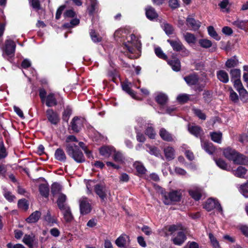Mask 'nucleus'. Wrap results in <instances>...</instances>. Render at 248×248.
Returning <instances> with one entry per match:
<instances>
[{
	"instance_id": "nucleus-1",
	"label": "nucleus",
	"mask_w": 248,
	"mask_h": 248,
	"mask_svg": "<svg viewBox=\"0 0 248 248\" xmlns=\"http://www.w3.org/2000/svg\"><path fill=\"white\" fill-rule=\"evenodd\" d=\"M65 147L67 155L77 163H81L85 161L84 155L78 145L75 143H69L66 144Z\"/></svg>"
},
{
	"instance_id": "nucleus-2",
	"label": "nucleus",
	"mask_w": 248,
	"mask_h": 248,
	"mask_svg": "<svg viewBox=\"0 0 248 248\" xmlns=\"http://www.w3.org/2000/svg\"><path fill=\"white\" fill-rule=\"evenodd\" d=\"M181 197L182 193L180 190H172L163 194V202L165 204L169 205L172 202H179Z\"/></svg>"
},
{
	"instance_id": "nucleus-3",
	"label": "nucleus",
	"mask_w": 248,
	"mask_h": 248,
	"mask_svg": "<svg viewBox=\"0 0 248 248\" xmlns=\"http://www.w3.org/2000/svg\"><path fill=\"white\" fill-rule=\"evenodd\" d=\"M167 42L170 44L174 51L181 52L183 57H186L189 55V51L179 39L175 40L168 39Z\"/></svg>"
},
{
	"instance_id": "nucleus-4",
	"label": "nucleus",
	"mask_w": 248,
	"mask_h": 248,
	"mask_svg": "<svg viewBox=\"0 0 248 248\" xmlns=\"http://www.w3.org/2000/svg\"><path fill=\"white\" fill-rule=\"evenodd\" d=\"M204 208L208 211L216 208L221 214L223 213V209L218 201L212 198H209L206 201Z\"/></svg>"
},
{
	"instance_id": "nucleus-5",
	"label": "nucleus",
	"mask_w": 248,
	"mask_h": 248,
	"mask_svg": "<svg viewBox=\"0 0 248 248\" xmlns=\"http://www.w3.org/2000/svg\"><path fill=\"white\" fill-rule=\"evenodd\" d=\"M16 43L11 39H7L5 42V46L3 48L4 53L2 55L4 57L5 55L10 56L14 55L16 50Z\"/></svg>"
},
{
	"instance_id": "nucleus-6",
	"label": "nucleus",
	"mask_w": 248,
	"mask_h": 248,
	"mask_svg": "<svg viewBox=\"0 0 248 248\" xmlns=\"http://www.w3.org/2000/svg\"><path fill=\"white\" fill-rule=\"evenodd\" d=\"M79 207L80 214L87 215L92 210L91 205L87 198H82L79 201Z\"/></svg>"
},
{
	"instance_id": "nucleus-7",
	"label": "nucleus",
	"mask_w": 248,
	"mask_h": 248,
	"mask_svg": "<svg viewBox=\"0 0 248 248\" xmlns=\"http://www.w3.org/2000/svg\"><path fill=\"white\" fill-rule=\"evenodd\" d=\"M95 193L102 201H105L107 197V190L105 185L102 184H96L94 187Z\"/></svg>"
},
{
	"instance_id": "nucleus-8",
	"label": "nucleus",
	"mask_w": 248,
	"mask_h": 248,
	"mask_svg": "<svg viewBox=\"0 0 248 248\" xmlns=\"http://www.w3.org/2000/svg\"><path fill=\"white\" fill-rule=\"evenodd\" d=\"M46 115L48 121L52 124L56 125L60 122L59 115L52 109H48L46 111Z\"/></svg>"
},
{
	"instance_id": "nucleus-9",
	"label": "nucleus",
	"mask_w": 248,
	"mask_h": 248,
	"mask_svg": "<svg viewBox=\"0 0 248 248\" xmlns=\"http://www.w3.org/2000/svg\"><path fill=\"white\" fill-rule=\"evenodd\" d=\"M232 161L234 164L248 166V157L239 152L237 153Z\"/></svg>"
},
{
	"instance_id": "nucleus-10",
	"label": "nucleus",
	"mask_w": 248,
	"mask_h": 248,
	"mask_svg": "<svg viewBox=\"0 0 248 248\" xmlns=\"http://www.w3.org/2000/svg\"><path fill=\"white\" fill-rule=\"evenodd\" d=\"M186 25L191 30L197 31L201 25V23L199 20H197L194 18L188 16L186 19Z\"/></svg>"
},
{
	"instance_id": "nucleus-11",
	"label": "nucleus",
	"mask_w": 248,
	"mask_h": 248,
	"mask_svg": "<svg viewBox=\"0 0 248 248\" xmlns=\"http://www.w3.org/2000/svg\"><path fill=\"white\" fill-rule=\"evenodd\" d=\"M130 242L129 236L122 234L115 240L116 245L119 248H125Z\"/></svg>"
},
{
	"instance_id": "nucleus-12",
	"label": "nucleus",
	"mask_w": 248,
	"mask_h": 248,
	"mask_svg": "<svg viewBox=\"0 0 248 248\" xmlns=\"http://www.w3.org/2000/svg\"><path fill=\"white\" fill-rule=\"evenodd\" d=\"M189 132L197 138H199L201 140L202 139V136L204 134L202 128L197 125H192L188 128Z\"/></svg>"
},
{
	"instance_id": "nucleus-13",
	"label": "nucleus",
	"mask_w": 248,
	"mask_h": 248,
	"mask_svg": "<svg viewBox=\"0 0 248 248\" xmlns=\"http://www.w3.org/2000/svg\"><path fill=\"white\" fill-rule=\"evenodd\" d=\"M202 189L201 187L195 186L188 190L189 195L196 201H199L202 197Z\"/></svg>"
},
{
	"instance_id": "nucleus-14",
	"label": "nucleus",
	"mask_w": 248,
	"mask_h": 248,
	"mask_svg": "<svg viewBox=\"0 0 248 248\" xmlns=\"http://www.w3.org/2000/svg\"><path fill=\"white\" fill-rule=\"evenodd\" d=\"M185 81L189 86L196 85L199 80L198 76L196 74H192L184 78Z\"/></svg>"
},
{
	"instance_id": "nucleus-15",
	"label": "nucleus",
	"mask_w": 248,
	"mask_h": 248,
	"mask_svg": "<svg viewBox=\"0 0 248 248\" xmlns=\"http://www.w3.org/2000/svg\"><path fill=\"white\" fill-rule=\"evenodd\" d=\"M201 141V146L202 148L207 153L210 155H212L215 152L216 149L214 146L213 144H212V143L208 141L204 140L203 139H202Z\"/></svg>"
},
{
	"instance_id": "nucleus-16",
	"label": "nucleus",
	"mask_w": 248,
	"mask_h": 248,
	"mask_svg": "<svg viewBox=\"0 0 248 248\" xmlns=\"http://www.w3.org/2000/svg\"><path fill=\"white\" fill-rule=\"evenodd\" d=\"M87 11L89 15L92 16L98 13L99 11V4L96 0L91 1L90 5L88 7Z\"/></svg>"
},
{
	"instance_id": "nucleus-17",
	"label": "nucleus",
	"mask_w": 248,
	"mask_h": 248,
	"mask_svg": "<svg viewBox=\"0 0 248 248\" xmlns=\"http://www.w3.org/2000/svg\"><path fill=\"white\" fill-rule=\"evenodd\" d=\"M67 197L66 196L63 194L60 193L58 196L57 201V205L60 210H62L69 206L66 203Z\"/></svg>"
},
{
	"instance_id": "nucleus-18",
	"label": "nucleus",
	"mask_w": 248,
	"mask_h": 248,
	"mask_svg": "<svg viewBox=\"0 0 248 248\" xmlns=\"http://www.w3.org/2000/svg\"><path fill=\"white\" fill-rule=\"evenodd\" d=\"M45 101H46V106L48 107H52L58 105V102L53 93H49Z\"/></svg>"
},
{
	"instance_id": "nucleus-19",
	"label": "nucleus",
	"mask_w": 248,
	"mask_h": 248,
	"mask_svg": "<svg viewBox=\"0 0 248 248\" xmlns=\"http://www.w3.org/2000/svg\"><path fill=\"white\" fill-rule=\"evenodd\" d=\"M238 152L230 147L224 149L223 151V155L228 160L232 161Z\"/></svg>"
},
{
	"instance_id": "nucleus-20",
	"label": "nucleus",
	"mask_w": 248,
	"mask_h": 248,
	"mask_svg": "<svg viewBox=\"0 0 248 248\" xmlns=\"http://www.w3.org/2000/svg\"><path fill=\"white\" fill-rule=\"evenodd\" d=\"M168 63L171 67L173 70L178 72L181 70V63L177 58H173L172 60H168Z\"/></svg>"
},
{
	"instance_id": "nucleus-21",
	"label": "nucleus",
	"mask_w": 248,
	"mask_h": 248,
	"mask_svg": "<svg viewBox=\"0 0 248 248\" xmlns=\"http://www.w3.org/2000/svg\"><path fill=\"white\" fill-rule=\"evenodd\" d=\"M186 237L183 232H178L176 237L172 239L173 243L176 245H181L186 240Z\"/></svg>"
},
{
	"instance_id": "nucleus-22",
	"label": "nucleus",
	"mask_w": 248,
	"mask_h": 248,
	"mask_svg": "<svg viewBox=\"0 0 248 248\" xmlns=\"http://www.w3.org/2000/svg\"><path fill=\"white\" fill-rule=\"evenodd\" d=\"M80 119L78 117H74L71 122V129L74 132L78 133L80 130Z\"/></svg>"
},
{
	"instance_id": "nucleus-23",
	"label": "nucleus",
	"mask_w": 248,
	"mask_h": 248,
	"mask_svg": "<svg viewBox=\"0 0 248 248\" xmlns=\"http://www.w3.org/2000/svg\"><path fill=\"white\" fill-rule=\"evenodd\" d=\"M131 83L128 81L123 82L122 84L123 90L129 94L132 98L136 99V93L131 89Z\"/></svg>"
},
{
	"instance_id": "nucleus-24",
	"label": "nucleus",
	"mask_w": 248,
	"mask_h": 248,
	"mask_svg": "<svg viewBox=\"0 0 248 248\" xmlns=\"http://www.w3.org/2000/svg\"><path fill=\"white\" fill-rule=\"evenodd\" d=\"M159 135L165 141L170 142L173 140L172 135L164 128H161L159 131Z\"/></svg>"
},
{
	"instance_id": "nucleus-25",
	"label": "nucleus",
	"mask_w": 248,
	"mask_h": 248,
	"mask_svg": "<svg viewBox=\"0 0 248 248\" xmlns=\"http://www.w3.org/2000/svg\"><path fill=\"white\" fill-rule=\"evenodd\" d=\"M217 76L219 80L224 83H227L229 80V75L224 70H220L217 72Z\"/></svg>"
},
{
	"instance_id": "nucleus-26",
	"label": "nucleus",
	"mask_w": 248,
	"mask_h": 248,
	"mask_svg": "<svg viewBox=\"0 0 248 248\" xmlns=\"http://www.w3.org/2000/svg\"><path fill=\"white\" fill-rule=\"evenodd\" d=\"M55 158L61 162H65L66 160V155L63 150L61 148L56 149L55 152Z\"/></svg>"
},
{
	"instance_id": "nucleus-27",
	"label": "nucleus",
	"mask_w": 248,
	"mask_h": 248,
	"mask_svg": "<svg viewBox=\"0 0 248 248\" xmlns=\"http://www.w3.org/2000/svg\"><path fill=\"white\" fill-rule=\"evenodd\" d=\"M145 10L146 17L150 20H153L158 17V14L155 9L151 6H148Z\"/></svg>"
},
{
	"instance_id": "nucleus-28",
	"label": "nucleus",
	"mask_w": 248,
	"mask_h": 248,
	"mask_svg": "<svg viewBox=\"0 0 248 248\" xmlns=\"http://www.w3.org/2000/svg\"><path fill=\"white\" fill-rule=\"evenodd\" d=\"M164 152L165 157L168 161L173 159L175 157V151L171 147H167L164 148Z\"/></svg>"
},
{
	"instance_id": "nucleus-29",
	"label": "nucleus",
	"mask_w": 248,
	"mask_h": 248,
	"mask_svg": "<svg viewBox=\"0 0 248 248\" xmlns=\"http://www.w3.org/2000/svg\"><path fill=\"white\" fill-rule=\"evenodd\" d=\"M60 210L62 211L63 215V217L66 222H69L73 220V217L72 216L70 208L69 206L66 207L64 209H62V210Z\"/></svg>"
},
{
	"instance_id": "nucleus-30",
	"label": "nucleus",
	"mask_w": 248,
	"mask_h": 248,
	"mask_svg": "<svg viewBox=\"0 0 248 248\" xmlns=\"http://www.w3.org/2000/svg\"><path fill=\"white\" fill-rule=\"evenodd\" d=\"M156 102L161 106L165 105L168 100V96L163 93H160L155 98Z\"/></svg>"
},
{
	"instance_id": "nucleus-31",
	"label": "nucleus",
	"mask_w": 248,
	"mask_h": 248,
	"mask_svg": "<svg viewBox=\"0 0 248 248\" xmlns=\"http://www.w3.org/2000/svg\"><path fill=\"white\" fill-rule=\"evenodd\" d=\"M233 174L237 177L243 178L247 172V170L244 167L239 166L235 170L232 171Z\"/></svg>"
},
{
	"instance_id": "nucleus-32",
	"label": "nucleus",
	"mask_w": 248,
	"mask_h": 248,
	"mask_svg": "<svg viewBox=\"0 0 248 248\" xmlns=\"http://www.w3.org/2000/svg\"><path fill=\"white\" fill-rule=\"evenodd\" d=\"M40 194L46 198H47L49 193V188L47 184H42L39 186Z\"/></svg>"
},
{
	"instance_id": "nucleus-33",
	"label": "nucleus",
	"mask_w": 248,
	"mask_h": 248,
	"mask_svg": "<svg viewBox=\"0 0 248 248\" xmlns=\"http://www.w3.org/2000/svg\"><path fill=\"white\" fill-rule=\"evenodd\" d=\"M239 63L238 60L236 56H234L227 60L225 62V66L227 68H231L236 67Z\"/></svg>"
},
{
	"instance_id": "nucleus-34",
	"label": "nucleus",
	"mask_w": 248,
	"mask_h": 248,
	"mask_svg": "<svg viewBox=\"0 0 248 248\" xmlns=\"http://www.w3.org/2000/svg\"><path fill=\"white\" fill-rule=\"evenodd\" d=\"M41 213L40 211H36L33 212L27 219L26 221L28 223L36 222L40 218Z\"/></svg>"
},
{
	"instance_id": "nucleus-35",
	"label": "nucleus",
	"mask_w": 248,
	"mask_h": 248,
	"mask_svg": "<svg viewBox=\"0 0 248 248\" xmlns=\"http://www.w3.org/2000/svg\"><path fill=\"white\" fill-rule=\"evenodd\" d=\"M34 235L33 234H25L23 241L27 245L29 248H32L33 247V243L34 240Z\"/></svg>"
},
{
	"instance_id": "nucleus-36",
	"label": "nucleus",
	"mask_w": 248,
	"mask_h": 248,
	"mask_svg": "<svg viewBox=\"0 0 248 248\" xmlns=\"http://www.w3.org/2000/svg\"><path fill=\"white\" fill-rule=\"evenodd\" d=\"M8 152L4 146L2 138L0 139V160L4 159L8 156Z\"/></svg>"
},
{
	"instance_id": "nucleus-37",
	"label": "nucleus",
	"mask_w": 248,
	"mask_h": 248,
	"mask_svg": "<svg viewBox=\"0 0 248 248\" xmlns=\"http://www.w3.org/2000/svg\"><path fill=\"white\" fill-rule=\"evenodd\" d=\"M231 81L240 79L241 77V71L239 69H232L230 71Z\"/></svg>"
},
{
	"instance_id": "nucleus-38",
	"label": "nucleus",
	"mask_w": 248,
	"mask_h": 248,
	"mask_svg": "<svg viewBox=\"0 0 248 248\" xmlns=\"http://www.w3.org/2000/svg\"><path fill=\"white\" fill-rule=\"evenodd\" d=\"M113 149L108 146H104L100 148L99 152L101 155L108 157L112 153Z\"/></svg>"
},
{
	"instance_id": "nucleus-39",
	"label": "nucleus",
	"mask_w": 248,
	"mask_h": 248,
	"mask_svg": "<svg viewBox=\"0 0 248 248\" xmlns=\"http://www.w3.org/2000/svg\"><path fill=\"white\" fill-rule=\"evenodd\" d=\"M248 23V20H236L232 22V24L236 27L241 29L245 30L246 28V24Z\"/></svg>"
},
{
	"instance_id": "nucleus-40",
	"label": "nucleus",
	"mask_w": 248,
	"mask_h": 248,
	"mask_svg": "<svg viewBox=\"0 0 248 248\" xmlns=\"http://www.w3.org/2000/svg\"><path fill=\"white\" fill-rule=\"evenodd\" d=\"M137 171L140 174H144L146 171V170L143 164L139 162H136L133 165Z\"/></svg>"
},
{
	"instance_id": "nucleus-41",
	"label": "nucleus",
	"mask_w": 248,
	"mask_h": 248,
	"mask_svg": "<svg viewBox=\"0 0 248 248\" xmlns=\"http://www.w3.org/2000/svg\"><path fill=\"white\" fill-rule=\"evenodd\" d=\"M185 41L188 44H195L196 38L195 35L191 33L186 32L184 35Z\"/></svg>"
},
{
	"instance_id": "nucleus-42",
	"label": "nucleus",
	"mask_w": 248,
	"mask_h": 248,
	"mask_svg": "<svg viewBox=\"0 0 248 248\" xmlns=\"http://www.w3.org/2000/svg\"><path fill=\"white\" fill-rule=\"evenodd\" d=\"M62 190V187L57 183H54L51 186V192L53 196L59 194Z\"/></svg>"
},
{
	"instance_id": "nucleus-43",
	"label": "nucleus",
	"mask_w": 248,
	"mask_h": 248,
	"mask_svg": "<svg viewBox=\"0 0 248 248\" xmlns=\"http://www.w3.org/2000/svg\"><path fill=\"white\" fill-rule=\"evenodd\" d=\"M29 202L25 199H20L18 201V207L19 209L26 211L29 208Z\"/></svg>"
},
{
	"instance_id": "nucleus-44",
	"label": "nucleus",
	"mask_w": 248,
	"mask_h": 248,
	"mask_svg": "<svg viewBox=\"0 0 248 248\" xmlns=\"http://www.w3.org/2000/svg\"><path fill=\"white\" fill-rule=\"evenodd\" d=\"M30 5L36 11L41 9L40 0H28Z\"/></svg>"
},
{
	"instance_id": "nucleus-45",
	"label": "nucleus",
	"mask_w": 248,
	"mask_h": 248,
	"mask_svg": "<svg viewBox=\"0 0 248 248\" xmlns=\"http://www.w3.org/2000/svg\"><path fill=\"white\" fill-rule=\"evenodd\" d=\"M217 165L219 167L220 169L228 170L229 169H228V165L226 163V162L221 158H218V159H214Z\"/></svg>"
},
{
	"instance_id": "nucleus-46",
	"label": "nucleus",
	"mask_w": 248,
	"mask_h": 248,
	"mask_svg": "<svg viewBox=\"0 0 248 248\" xmlns=\"http://www.w3.org/2000/svg\"><path fill=\"white\" fill-rule=\"evenodd\" d=\"M207 29L208 34L210 36L217 41H218L220 39V37L218 35L213 26H211L208 27Z\"/></svg>"
},
{
	"instance_id": "nucleus-47",
	"label": "nucleus",
	"mask_w": 248,
	"mask_h": 248,
	"mask_svg": "<svg viewBox=\"0 0 248 248\" xmlns=\"http://www.w3.org/2000/svg\"><path fill=\"white\" fill-rule=\"evenodd\" d=\"M238 92L239 93L240 98L242 101L246 103L248 102V92L244 88L239 90Z\"/></svg>"
},
{
	"instance_id": "nucleus-48",
	"label": "nucleus",
	"mask_w": 248,
	"mask_h": 248,
	"mask_svg": "<svg viewBox=\"0 0 248 248\" xmlns=\"http://www.w3.org/2000/svg\"><path fill=\"white\" fill-rule=\"evenodd\" d=\"M3 195L5 198L10 202H13L16 199V197L6 188L3 189Z\"/></svg>"
},
{
	"instance_id": "nucleus-49",
	"label": "nucleus",
	"mask_w": 248,
	"mask_h": 248,
	"mask_svg": "<svg viewBox=\"0 0 248 248\" xmlns=\"http://www.w3.org/2000/svg\"><path fill=\"white\" fill-rule=\"evenodd\" d=\"M113 158L115 162L120 163L124 162V155L120 152H115Z\"/></svg>"
},
{
	"instance_id": "nucleus-50",
	"label": "nucleus",
	"mask_w": 248,
	"mask_h": 248,
	"mask_svg": "<svg viewBox=\"0 0 248 248\" xmlns=\"http://www.w3.org/2000/svg\"><path fill=\"white\" fill-rule=\"evenodd\" d=\"M199 44L201 47L204 48H209L212 45L211 41L206 39H200L199 41Z\"/></svg>"
},
{
	"instance_id": "nucleus-51",
	"label": "nucleus",
	"mask_w": 248,
	"mask_h": 248,
	"mask_svg": "<svg viewBox=\"0 0 248 248\" xmlns=\"http://www.w3.org/2000/svg\"><path fill=\"white\" fill-rule=\"evenodd\" d=\"M192 110L194 114L200 119L205 120L206 119L205 114L202 112L201 109L194 108H192Z\"/></svg>"
},
{
	"instance_id": "nucleus-52",
	"label": "nucleus",
	"mask_w": 248,
	"mask_h": 248,
	"mask_svg": "<svg viewBox=\"0 0 248 248\" xmlns=\"http://www.w3.org/2000/svg\"><path fill=\"white\" fill-rule=\"evenodd\" d=\"M155 52L156 55L160 59L164 60H167V56L163 52L160 47H157L155 49Z\"/></svg>"
},
{
	"instance_id": "nucleus-53",
	"label": "nucleus",
	"mask_w": 248,
	"mask_h": 248,
	"mask_svg": "<svg viewBox=\"0 0 248 248\" xmlns=\"http://www.w3.org/2000/svg\"><path fill=\"white\" fill-rule=\"evenodd\" d=\"M72 114V109L69 108H66L62 113V120L66 123L68 122L69 117Z\"/></svg>"
},
{
	"instance_id": "nucleus-54",
	"label": "nucleus",
	"mask_w": 248,
	"mask_h": 248,
	"mask_svg": "<svg viewBox=\"0 0 248 248\" xmlns=\"http://www.w3.org/2000/svg\"><path fill=\"white\" fill-rule=\"evenodd\" d=\"M162 26L164 31L167 35H170L173 33L174 31L173 28L170 24L164 22Z\"/></svg>"
},
{
	"instance_id": "nucleus-55",
	"label": "nucleus",
	"mask_w": 248,
	"mask_h": 248,
	"mask_svg": "<svg viewBox=\"0 0 248 248\" xmlns=\"http://www.w3.org/2000/svg\"><path fill=\"white\" fill-rule=\"evenodd\" d=\"M45 220L48 223V224L52 226L55 223H56V219L51 216L50 213L49 211H47L46 215L44 217Z\"/></svg>"
},
{
	"instance_id": "nucleus-56",
	"label": "nucleus",
	"mask_w": 248,
	"mask_h": 248,
	"mask_svg": "<svg viewBox=\"0 0 248 248\" xmlns=\"http://www.w3.org/2000/svg\"><path fill=\"white\" fill-rule=\"evenodd\" d=\"M145 134L149 137V138L154 139L155 137V132L154 129L152 126H148L145 131Z\"/></svg>"
},
{
	"instance_id": "nucleus-57",
	"label": "nucleus",
	"mask_w": 248,
	"mask_h": 248,
	"mask_svg": "<svg viewBox=\"0 0 248 248\" xmlns=\"http://www.w3.org/2000/svg\"><path fill=\"white\" fill-rule=\"evenodd\" d=\"M230 91V99L234 103H237L239 102V97L237 94L231 88Z\"/></svg>"
},
{
	"instance_id": "nucleus-58",
	"label": "nucleus",
	"mask_w": 248,
	"mask_h": 248,
	"mask_svg": "<svg viewBox=\"0 0 248 248\" xmlns=\"http://www.w3.org/2000/svg\"><path fill=\"white\" fill-rule=\"evenodd\" d=\"M211 137L212 140L217 143H220L222 138L221 133L213 132L211 133Z\"/></svg>"
},
{
	"instance_id": "nucleus-59",
	"label": "nucleus",
	"mask_w": 248,
	"mask_h": 248,
	"mask_svg": "<svg viewBox=\"0 0 248 248\" xmlns=\"http://www.w3.org/2000/svg\"><path fill=\"white\" fill-rule=\"evenodd\" d=\"M90 36L92 40L95 43L101 42V37H99V35L95 32L94 30H91L90 32Z\"/></svg>"
},
{
	"instance_id": "nucleus-60",
	"label": "nucleus",
	"mask_w": 248,
	"mask_h": 248,
	"mask_svg": "<svg viewBox=\"0 0 248 248\" xmlns=\"http://www.w3.org/2000/svg\"><path fill=\"white\" fill-rule=\"evenodd\" d=\"M189 95L187 94H182L179 95L177 97V101L181 103H186L189 100Z\"/></svg>"
},
{
	"instance_id": "nucleus-61",
	"label": "nucleus",
	"mask_w": 248,
	"mask_h": 248,
	"mask_svg": "<svg viewBox=\"0 0 248 248\" xmlns=\"http://www.w3.org/2000/svg\"><path fill=\"white\" fill-rule=\"evenodd\" d=\"M209 237L214 248H218L219 247V244L218 241L212 233H210L209 234Z\"/></svg>"
},
{
	"instance_id": "nucleus-62",
	"label": "nucleus",
	"mask_w": 248,
	"mask_h": 248,
	"mask_svg": "<svg viewBox=\"0 0 248 248\" xmlns=\"http://www.w3.org/2000/svg\"><path fill=\"white\" fill-rule=\"evenodd\" d=\"M233 83V86L234 88L238 91L241 89H244L243 85L242 83V82L240 79H236L232 81Z\"/></svg>"
},
{
	"instance_id": "nucleus-63",
	"label": "nucleus",
	"mask_w": 248,
	"mask_h": 248,
	"mask_svg": "<svg viewBox=\"0 0 248 248\" xmlns=\"http://www.w3.org/2000/svg\"><path fill=\"white\" fill-rule=\"evenodd\" d=\"M149 149L150 150L149 153L152 155H154L156 156H159L160 155V153L159 150L158 148L155 146H151L149 147Z\"/></svg>"
},
{
	"instance_id": "nucleus-64",
	"label": "nucleus",
	"mask_w": 248,
	"mask_h": 248,
	"mask_svg": "<svg viewBox=\"0 0 248 248\" xmlns=\"http://www.w3.org/2000/svg\"><path fill=\"white\" fill-rule=\"evenodd\" d=\"M202 95H203V98L204 101L206 102H208V101L211 100L212 97V92L208 90L204 91Z\"/></svg>"
}]
</instances>
